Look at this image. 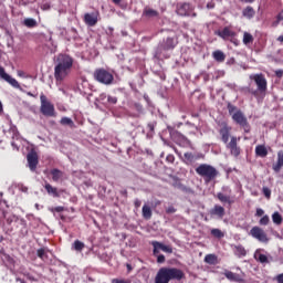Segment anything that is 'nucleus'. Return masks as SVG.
I'll return each mask as SVG.
<instances>
[{
  "label": "nucleus",
  "instance_id": "nucleus-33",
  "mask_svg": "<svg viewBox=\"0 0 283 283\" xmlns=\"http://www.w3.org/2000/svg\"><path fill=\"white\" fill-rule=\"evenodd\" d=\"M254 39L253 35L249 32L243 33V44L244 45H250V43H253Z\"/></svg>",
  "mask_w": 283,
  "mask_h": 283
},
{
  "label": "nucleus",
  "instance_id": "nucleus-58",
  "mask_svg": "<svg viewBox=\"0 0 283 283\" xmlns=\"http://www.w3.org/2000/svg\"><path fill=\"white\" fill-rule=\"evenodd\" d=\"M13 149H17V151H19V146H17V144L14 142L11 143Z\"/></svg>",
  "mask_w": 283,
  "mask_h": 283
},
{
  "label": "nucleus",
  "instance_id": "nucleus-20",
  "mask_svg": "<svg viewBox=\"0 0 283 283\" xmlns=\"http://www.w3.org/2000/svg\"><path fill=\"white\" fill-rule=\"evenodd\" d=\"M255 154L260 158H266V156H269V150L266 149V146L259 145L255 147Z\"/></svg>",
  "mask_w": 283,
  "mask_h": 283
},
{
  "label": "nucleus",
  "instance_id": "nucleus-64",
  "mask_svg": "<svg viewBox=\"0 0 283 283\" xmlns=\"http://www.w3.org/2000/svg\"><path fill=\"white\" fill-rule=\"evenodd\" d=\"M226 191H228V193H231V190L229 189V187L223 188Z\"/></svg>",
  "mask_w": 283,
  "mask_h": 283
},
{
  "label": "nucleus",
  "instance_id": "nucleus-45",
  "mask_svg": "<svg viewBox=\"0 0 283 283\" xmlns=\"http://www.w3.org/2000/svg\"><path fill=\"white\" fill-rule=\"evenodd\" d=\"M263 195L268 199L271 198V189H269V187H263Z\"/></svg>",
  "mask_w": 283,
  "mask_h": 283
},
{
  "label": "nucleus",
  "instance_id": "nucleus-13",
  "mask_svg": "<svg viewBox=\"0 0 283 283\" xmlns=\"http://www.w3.org/2000/svg\"><path fill=\"white\" fill-rule=\"evenodd\" d=\"M219 134L221 136L222 143L224 145L229 143V136L231 135V126L227 125V123H222L219 129Z\"/></svg>",
  "mask_w": 283,
  "mask_h": 283
},
{
  "label": "nucleus",
  "instance_id": "nucleus-57",
  "mask_svg": "<svg viewBox=\"0 0 283 283\" xmlns=\"http://www.w3.org/2000/svg\"><path fill=\"white\" fill-rule=\"evenodd\" d=\"M42 10H50V4H48V3H46V4H43V6H42Z\"/></svg>",
  "mask_w": 283,
  "mask_h": 283
},
{
  "label": "nucleus",
  "instance_id": "nucleus-8",
  "mask_svg": "<svg viewBox=\"0 0 283 283\" xmlns=\"http://www.w3.org/2000/svg\"><path fill=\"white\" fill-rule=\"evenodd\" d=\"M217 34H218V36L223 39V41H231L232 43L238 45V42H235V40H233L238 35V33H235V31L231 30V27H226L222 30H219L217 32Z\"/></svg>",
  "mask_w": 283,
  "mask_h": 283
},
{
  "label": "nucleus",
  "instance_id": "nucleus-17",
  "mask_svg": "<svg viewBox=\"0 0 283 283\" xmlns=\"http://www.w3.org/2000/svg\"><path fill=\"white\" fill-rule=\"evenodd\" d=\"M224 276L227 277V280H230V282H238V283L244 282V279L242 277V275L233 273L231 271H226Z\"/></svg>",
  "mask_w": 283,
  "mask_h": 283
},
{
  "label": "nucleus",
  "instance_id": "nucleus-54",
  "mask_svg": "<svg viewBox=\"0 0 283 283\" xmlns=\"http://www.w3.org/2000/svg\"><path fill=\"white\" fill-rule=\"evenodd\" d=\"M18 76L22 77V78H25V72L23 71H18Z\"/></svg>",
  "mask_w": 283,
  "mask_h": 283
},
{
  "label": "nucleus",
  "instance_id": "nucleus-21",
  "mask_svg": "<svg viewBox=\"0 0 283 283\" xmlns=\"http://www.w3.org/2000/svg\"><path fill=\"white\" fill-rule=\"evenodd\" d=\"M143 17H145L146 19H154V18L158 17V11L146 7L144 9Z\"/></svg>",
  "mask_w": 283,
  "mask_h": 283
},
{
  "label": "nucleus",
  "instance_id": "nucleus-19",
  "mask_svg": "<svg viewBox=\"0 0 283 283\" xmlns=\"http://www.w3.org/2000/svg\"><path fill=\"white\" fill-rule=\"evenodd\" d=\"M254 259L258 262H261V264H268L269 263V258L266 256V254H262V250H256L254 252Z\"/></svg>",
  "mask_w": 283,
  "mask_h": 283
},
{
  "label": "nucleus",
  "instance_id": "nucleus-7",
  "mask_svg": "<svg viewBox=\"0 0 283 283\" xmlns=\"http://www.w3.org/2000/svg\"><path fill=\"white\" fill-rule=\"evenodd\" d=\"M41 101V113L43 116H56V113L54 111V104L48 101V97L45 95L40 96Z\"/></svg>",
  "mask_w": 283,
  "mask_h": 283
},
{
  "label": "nucleus",
  "instance_id": "nucleus-11",
  "mask_svg": "<svg viewBox=\"0 0 283 283\" xmlns=\"http://www.w3.org/2000/svg\"><path fill=\"white\" fill-rule=\"evenodd\" d=\"M238 140H240V138L232 136L230 142L226 144L227 149H229L231 153V156H234L235 158L240 156V147H238Z\"/></svg>",
  "mask_w": 283,
  "mask_h": 283
},
{
  "label": "nucleus",
  "instance_id": "nucleus-43",
  "mask_svg": "<svg viewBox=\"0 0 283 283\" xmlns=\"http://www.w3.org/2000/svg\"><path fill=\"white\" fill-rule=\"evenodd\" d=\"M174 136H176L177 138H179V140H180L181 143H188L187 137H185L182 134H180V133H178V132L174 133Z\"/></svg>",
  "mask_w": 283,
  "mask_h": 283
},
{
  "label": "nucleus",
  "instance_id": "nucleus-39",
  "mask_svg": "<svg viewBox=\"0 0 283 283\" xmlns=\"http://www.w3.org/2000/svg\"><path fill=\"white\" fill-rule=\"evenodd\" d=\"M269 222H271V219L269 218L268 214H265L260 219L259 224H261V227H266Z\"/></svg>",
  "mask_w": 283,
  "mask_h": 283
},
{
  "label": "nucleus",
  "instance_id": "nucleus-14",
  "mask_svg": "<svg viewBox=\"0 0 283 283\" xmlns=\"http://www.w3.org/2000/svg\"><path fill=\"white\" fill-rule=\"evenodd\" d=\"M84 23H86V25H90L91 28H94V25L98 23V12L86 13L84 15Z\"/></svg>",
  "mask_w": 283,
  "mask_h": 283
},
{
  "label": "nucleus",
  "instance_id": "nucleus-28",
  "mask_svg": "<svg viewBox=\"0 0 283 283\" xmlns=\"http://www.w3.org/2000/svg\"><path fill=\"white\" fill-rule=\"evenodd\" d=\"M71 249L72 251H77V253H81V251L85 249V243H83L82 241L75 240Z\"/></svg>",
  "mask_w": 283,
  "mask_h": 283
},
{
  "label": "nucleus",
  "instance_id": "nucleus-24",
  "mask_svg": "<svg viewBox=\"0 0 283 283\" xmlns=\"http://www.w3.org/2000/svg\"><path fill=\"white\" fill-rule=\"evenodd\" d=\"M210 213L211 216H218V218H224V208L222 206H214Z\"/></svg>",
  "mask_w": 283,
  "mask_h": 283
},
{
  "label": "nucleus",
  "instance_id": "nucleus-50",
  "mask_svg": "<svg viewBox=\"0 0 283 283\" xmlns=\"http://www.w3.org/2000/svg\"><path fill=\"white\" fill-rule=\"evenodd\" d=\"M167 213H176V208H174V206H170L167 208Z\"/></svg>",
  "mask_w": 283,
  "mask_h": 283
},
{
  "label": "nucleus",
  "instance_id": "nucleus-63",
  "mask_svg": "<svg viewBox=\"0 0 283 283\" xmlns=\"http://www.w3.org/2000/svg\"><path fill=\"white\" fill-rule=\"evenodd\" d=\"M120 1H122V0H113V3L118 4V3H120Z\"/></svg>",
  "mask_w": 283,
  "mask_h": 283
},
{
  "label": "nucleus",
  "instance_id": "nucleus-1",
  "mask_svg": "<svg viewBox=\"0 0 283 283\" xmlns=\"http://www.w3.org/2000/svg\"><path fill=\"white\" fill-rule=\"evenodd\" d=\"M72 65H74V60H72L70 55H57L54 66V78L56 85H61L63 81H65L66 76H70V72H72Z\"/></svg>",
  "mask_w": 283,
  "mask_h": 283
},
{
  "label": "nucleus",
  "instance_id": "nucleus-51",
  "mask_svg": "<svg viewBox=\"0 0 283 283\" xmlns=\"http://www.w3.org/2000/svg\"><path fill=\"white\" fill-rule=\"evenodd\" d=\"M255 216H258L260 218V217L264 216V211L261 208H259V209H256Z\"/></svg>",
  "mask_w": 283,
  "mask_h": 283
},
{
  "label": "nucleus",
  "instance_id": "nucleus-30",
  "mask_svg": "<svg viewBox=\"0 0 283 283\" xmlns=\"http://www.w3.org/2000/svg\"><path fill=\"white\" fill-rule=\"evenodd\" d=\"M3 81H7V83H9V85H12V87H15L17 90H19V87H21L19 82L15 78H13L12 76H10L9 74L6 75V78Z\"/></svg>",
  "mask_w": 283,
  "mask_h": 283
},
{
  "label": "nucleus",
  "instance_id": "nucleus-61",
  "mask_svg": "<svg viewBox=\"0 0 283 283\" xmlns=\"http://www.w3.org/2000/svg\"><path fill=\"white\" fill-rule=\"evenodd\" d=\"M207 8H208V9H212V8H213V4L208 3V4H207Z\"/></svg>",
  "mask_w": 283,
  "mask_h": 283
},
{
  "label": "nucleus",
  "instance_id": "nucleus-38",
  "mask_svg": "<svg viewBox=\"0 0 283 283\" xmlns=\"http://www.w3.org/2000/svg\"><path fill=\"white\" fill-rule=\"evenodd\" d=\"M61 125H67L69 127H74V122L70 117H62Z\"/></svg>",
  "mask_w": 283,
  "mask_h": 283
},
{
  "label": "nucleus",
  "instance_id": "nucleus-48",
  "mask_svg": "<svg viewBox=\"0 0 283 283\" xmlns=\"http://www.w3.org/2000/svg\"><path fill=\"white\" fill-rule=\"evenodd\" d=\"M157 262H158V264H163V263L165 262V255L159 254V255L157 256Z\"/></svg>",
  "mask_w": 283,
  "mask_h": 283
},
{
  "label": "nucleus",
  "instance_id": "nucleus-36",
  "mask_svg": "<svg viewBox=\"0 0 283 283\" xmlns=\"http://www.w3.org/2000/svg\"><path fill=\"white\" fill-rule=\"evenodd\" d=\"M282 214H280V212H274L272 214V221L274 222V224H282Z\"/></svg>",
  "mask_w": 283,
  "mask_h": 283
},
{
  "label": "nucleus",
  "instance_id": "nucleus-56",
  "mask_svg": "<svg viewBox=\"0 0 283 283\" xmlns=\"http://www.w3.org/2000/svg\"><path fill=\"white\" fill-rule=\"evenodd\" d=\"M20 189H21V191H23V193H28V187L22 186Z\"/></svg>",
  "mask_w": 283,
  "mask_h": 283
},
{
  "label": "nucleus",
  "instance_id": "nucleus-35",
  "mask_svg": "<svg viewBox=\"0 0 283 283\" xmlns=\"http://www.w3.org/2000/svg\"><path fill=\"white\" fill-rule=\"evenodd\" d=\"M24 25L27 28H36V20H34L32 18H27V19H24Z\"/></svg>",
  "mask_w": 283,
  "mask_h": 283
},
{
  "label": "nucleus",
  "instance_id": "nucleus-29",
  "mask_svg": "<svg viewBox=\"0 0 283 283\" xmlns=\"http://www.w3.org/2000/svg\"><path fill=\"white\" fill-rule=\"evenodd\" d=\"M51 176H52V180H54V182H59V180H61V178H63V171H61L59 169H53V170H51Z\"/></svg>",
  "mask_w": 283,
  "mask_h": 283
},
{
  "label": "nucleus",
  "instance_id": "nucleus-9",
  "mask_svg": "<svg viewBox=\"0 0 283 283\" xmlns=\"http://www.w3.org/2000/svg\"><path fill=\"white\" fill-rule=\"evenodd\" d=\"M250 235H252L254 240H258L259 242H263L264 244L269 242V237L266 235V232H264V230L258 226L253 227L250 230Z\"/></svg>",
  "mask_w": 283,
  "mask_h": 283
},
{
  "label": "nucleus",
  "instance_id": "nucleus-49",
  "mask_svg": "<svg viewBox=\"0 0 283 283\" xmlns=\"http://www.w3.org/2000/svg\"><path fill=\"white\" fill-rule=\"evenodd\" d=\"M277 283H283V273L275 276Z\"/></svg>",
  "mask_w": 283,
  "mask_h": 283
},
{
  "label": "nucleus",
  "instance_id": "nucleus-15",
  "mask_svg": "<svg viewBox=\"0 0 283 283\" xmlns=\"http://www.w3.org/2000/svg\"><path fill=\"white\" fill-rule=\"evenodd\" d=\"M28 165L31 171H34L36 169V166L39 165V156L36 153H30L27 156Z\"/></svg>",
  "mask_w": 283,
  "mask_h": 283
},
{
  "label": "nucleus",
  "instance_id": "nucleus-26",
  "mask_svg": "<svg viewBox=\"0 0 283 283\" xmlns=\"http://www.w3.org/2000/svg\"><path fill=\"white\" fill-rule=\"evenodd\" d=\"M205 262H206V264L216 265V264H218V255H216V254H207L205 256Z\"/></svg>",
  "mask_w": 283,
  "mask_h": 283
},
{
  "label": "nucleus",
  "instance_id": "nucleus-3",
  "mask_svg": "<svg viewBox=\"0 0 283 283\" xmlns=\"http://www.w3.org/2000/svg\"><path fill=\"white\" fill-rule=\"evenodd\" d=\"M196 174L203 178L206 185H209L211 180L218 178V169L209 164H201L196 168Z\"/></svg>",
  "mask_w": 283,
  "mask_h": 283
},
{
  "label": "nucleus",
  "instance_id": "nucleus-10",
  "mask_svg": "<svg viewBox=\"0 0 283 283\" xmlns=\"http://www.w3.org/2000/svg\"><path fill=\"white\" fill-rule=\"evenodd\" d=\"M177 14L180 17H196V13H193V8L189 3H178Z\"/></svg>",
  "mask_w": 283,
  "mask_h": 283
},
{
  "label": "nucleus",
  "instance_id": "nucleus-34",
  "mask_svg": "<svg viewBox=\"0 0 283 283\" xmlns=\"http://www.w3.org/2000/svg\"><path fill=\"white\" fill-rule=\"evenodd\" d=\"M8 134L11 135V138H17L19 139V130L17 129V126L10 124V128L8 130Z\"/></svg>",
  "mask_w": 283,
  "mask_h": 283
},
{
  "label": "nucleus",
  "instance_id": "nucleus-52",
  "mask_svg": "<svg viewBox=\"0 0 283 283\" xmlns=\"http://www.w3.org/2000/svg\"><path fill=\"white\" fill-rule=\"evenodd\" d=\"M166 160H167L168 163H174V160H176V158L174 157V155H168V156L166 157Z\"/></svg>",
  "mask_w": 283,
  "mask_h": 283
},
{
  "label": "nucleus",
  "instance_id": "nucleus-37",
  "mask_svg": "<svg viewBox=\"0 0 283 283\" xmlns=\"http://www.w3.org/2000/svg\"><path fill=\"white\" fill-rule=\"evenodd\" d=\"M211 235H213V238L220 239V238H224V232H222V230L220 229L214 228L211 230Z\"/></svg>",
  "mask_w": 283,
  "mask_h": 283
},
{
  "label": "nucleus",
  "instance_id": "nucleus-53",
  "mask_svg": "<svg viewBox=\"0 0 283 283\" xmlns=\"http://www.w3.org/2000/svg\"><path fill=\"white\" fill-rule=\"evenodd\" d=\"M140 205H142L140 199H136L134 202V206L136 207V209H139Z\"/></svg>",
  "mask_w": 283,
  "mask_h": 283
},
{
  "label": "nucleus",
  "instance_id": "nucleus-42",
  "mask_svg": "<svg viewBox=\"0 0 283 283\" xmlns=\"http://www.w3.org/2000/svg\"><path fill=\"white\" fill-rule=\"evenodd\" d=\"M107 98H108L107 94L102 93V94L99 95V97H98V102H99V103H103V105H107Z\"/></svg>",
  "mask_w": 283,
  "mask_h": 283
},
{
  "label": "nucleus",
  "instance_id": "nucleus-47",
  "mask_svg": "<svg viewBox=\"0 0 283 283\" xmlns=\"http://www.w3.org/2000/svg\"><path fill=\"white\" fill-rule=\"evenodd\" d=\"M0 76L4 80L6 76H8V73H6V69H3L2 66H0Z\"/></svg>",
  "mask_w": 283,
  "mask_h": 283
},
{
  "label": "nucleus",
  "instance_id": "nucleus-25",
  "mask_svg": "<svg viewBox=\"0 0 283 283\" xmlns=\"http://www.w3.org/2000/svg\"><path fill=\"white\" fill-rule=\"evenodd\" d=\"M217 198H219L220 202H228V205H233V202H235V200H233L231 196H227L222 192H219L217 195Z\"/></svg>",
  "mask_w": 283,
  "mask_h": 283
},
{
  "label": "nucleus",
  "instance_id": "nucleus-46",
  "mask_svg": "<svg viewBox=\"0 0 283 283\" xmlns=\"http://www.w3.org/2000/svg\"><path fill=\"white\" fill-rule=\"evenodd\" d=\"M112 283H132L129 280H123V279H114Z\"/></svg>",
  "mask_w": 283,
  "mask_h": 283
},
{
  "label": "nucleus",
  "instance_id": "nucleus-12",
  "mask_svg": "<svg viewBox=\"0 0 283 283\" xmlns=\"http://www.w3.org/2000/svg\"><path fill=\"white\" fill-rule=\"evenodd\" d=\"M151 245L154 247V255H157L160 251H164V253H174V249H171V247L165 245L158 241H153Z\"/></svg>",
  "mask_w": 283,
  "mask_h": 283
},
{
  "label": "nucleus",
  "instance_id": "nucleus-2",
  "mask_svg": "<svg viewBox=\"0 0 283 283\" xmlns=\"http://www.w3.org/2000/svg\"><path fill=\"white\" fill-rule=\"evenodd\" d=\"M185 277V272L176 268H161L157 272L155 283H169L171 280L180 281Z\"/></svg>",
  "mask_w": 283,
  "mask_h": 283
},
{
  "label": "nucleus",
  "instance_id": "nucleus-41",
  "mask_svg": "<svg viewBox=\"0 0 283 283\" xmlns=\"http://www.w3.org/2000/svg\"><path fill=\"white\" fill-rule=\"evenodd\" d=\"M184 156H185L187 163H195V160H196V157L191 153H185Z\"/></svg>",
  "mask_w": 283,
  "mask_h": 283
},
{
  "label": "nucleus",
  "instance_id": "nucleus-16",
  "mask_svg": "<svg viewBox=\"0 0 283 283\" xmlns=\"http://www.w3.org/2000/svg\"><path fill=\"white\" fill-rule=\"evenodd\" d=\"M253 80L258 86L259 92H266V78L264 75H254Z\"/></svg>",
  "mask_w": 283,
  "mask_h": 283
},
{
  "label": "nucleus",
  "instance_id": "nucleus-59",
  "mask_svg": "<svg viewBox=\"0 0 283 283\" xmlns=\"http://www.w3.org/2000/svg\"><path fill=\"white\" fill-rule=\"evenodd\" d=\"M55 211H56L57 213H61V211H63V207H56V208H55Z\"/></svg>",
  "mask_w": 283,
  "mask_h": 283
},
{
  "label": "nucleus",
  "instance_id": "nucleus-55",
  "mask_svg": "<svg viewBox=\"0 0 283 283\" xmlns=\"http://www.w3.org/2000/svg\"><path fill=\"white\" fill-rule=\"evenodd\" d=\"M276 76H279V78H281V76L283 75V71L282 70H279L275 72Z\"/></svg>",
  "mask_w": 283,
  "mask_h": 283
},
{
  "label": "nucleus",
  "instance_id": "nucleus-27",
  "mask_svg": "<svg viewBox=\"0 0 283 283\" xmlns=\"http://www.w3.org/2000/svg\"><path fill=\"white\" fill-rule=\"evenodd\" d=\"M142 213L145 220H151V207L144 205L142 209Z\"/></svg>",
  "mask_w": 283,
  "mask_h": 283
},
{
  "label": "nucleus",
  "instance_id": "nucleus-18",
  "mask_svg": "<svg viewBox=\"0 0 283 283\" xmlns=\"http://www.w3.org/2000/svg\"><path fill=\"white\" fill-rule=\"evenodd\" d=\"M282 167H283V150H280L277 153V160L272 166V169H273V171H275V174H280V171L282 170Z\"/></svg>",
  "mask_w": 283,
  "mask_h": 283
},
{
  "label": "nucleus",
  "instance_id": "nucleus-62",
  "mask_svg": "<svg viewBox=\"0 0 283 283\" xmlns=\"http://www.w3.org/2000/svg\"><path fill=\"white\" fill-rule=\"evenodd\" d=\"M282 19H283L282 14H279V15H277V20H279V21H282Z\"/></svg>",
  "mask_w": 283,
  "mask_h": 283
},
{
  "label": "nucleus",
  "instance_id": "nucleus-40",
  "mask_svg": "<svg viewBox=\"0 0 283 283\" xmlns=\"http://www.w3.org/2000/svg\"><path fill=\"white\" fill-rule=\"evenodd\" d=\"M116 103H118V98L108 95L106 99V105H116Z\"/></svg>",
  "mask_w": 283,
  "mask_h": 283
},
{
  "label": "nucleus",
  "instance_id": "nucleus-22",
  "mask_svg": "<svg viewBox=\"0 0 283 283\" xmlns=\"http://www.w3.org/2000/svg\"><path fill=\"white\" fill-rule=\"evenodd\" d=\"M233 253L237 255V258H244V255H247V249H244L242 245H234Z\"/></svg>",
  "mask_w": 283,
  "mask_h": 283
},
{
  "label": "nucleus",
  "instance_id": "nucleus-6",
  "mask_svg": "<svg viewBox=\"0 0 283 283\" xmlns=\"http://www.w3.org/2000/svg\"><path fill=\"white\" fill-rule=\"evenodd\" d=\"M176 45H178V40H176L175 38H167L166 40H164L163 43H160L157 48V59H160V56H165V52L174 50Z\"/></svg>",
  "mask_w": 283,
  "mask_h": 283
},
{
  "label": "nucleus",
  "instance_id": "nucleus-4",
  "mask_svg": "<svg viewBox=\"0 0 283 283\" xmlns=\"http://www.w3.org/2000/svg\"><path fill=\"white\" fill-rule=\"evenodd\" d=\"M228 111L230 116H232V120H234L237 125H240V127H242L247 133L251 130L249 122L247 120V117L244 116L243 112L239 111L235 106L231 104H228Z\"/></svg>",
  "mask_w": 283,
  "mask_h": 283
},
{
  "label": "nucleus",
  "instance_id": "nucleus-31",
  "mask_svg": "<svg viewBox=\"0 0 283 283\" xmlns=\"http://www.w3.org/2000/svg\"><path fill=\"white\" fill-rule=\"evenodd\" d=\"M243 17H245L247 19H253V17H255V10L253 9V7H248L243 10Z\"/></svg>",
  "mask_w": 283,
  "mask_h": 283
},
{
  "label": "nucleus",
  "instance_id": "nucleus-60",
  "mask_svg": "<svg viewBox=\"0 0 283 283\" xmlns=\"http://www.w3.org/2000/svg\"><path fill=\"white\" fill-rule=\"evenodd\" d=\"M27 280L34 281V276H32V275H30V274H27Z\"/></svg>",
  "mask_w": 283,
  "mask_h": 283
},
{
  "label": "nucleus",
  "instance_id": "nucleus-44",
  "mask_svg": "<svg viewBox=\"0 0 283 283\" xmlns=\"http://www.w3.org/2000/svg\"><path fill=\"white\" fill-rule=\"evenodd\" d=\"M38 256L41 258V260H45V258H48V254L45 252V249H40L38 250Z\"/></svg>",
  "mask_w": 283,
  "mask_h": 283
},
{
  "label": "nucleus",
  "instance_id": "nucleus-5",
  "mask_svg": "<svg viewBox=\"0 0 283 283\" xmlns=\"http://www.w3.org/2000/svg\"><path fill=\"white\" fill-rule=\"evenodd\" d=\"M93 76L95 81L102 83V85H112V83H114V74L105 69L95 70Z\"/></svg>",
  "mask_w": 283,
  "mask_h": 283
},
{
  "label": "nucleus",
  "instance_id": "nucleus-23",
  "mask_svg": "<svg viewBox=\"0 0 283 283\" xmlns=\"http://www.w3.org/2000/svg\"><path fill=\"white\" fill-rule=\"evenodd\" d=\"M212 57L214 59V61H218V63H224L227 55H224V52L217 50L212 53Z\"/></svg>",
  "mask_w": 283,
  "mask_h": 283
},
{
  "label": "nucleus",
  "instance_id": "nucleus-32",
  "mask_svg": "<svg viewBox=\"0 0 283 283\" xmlns=\"http://www.w3.org/2000/svg\"><path fill=\"white\" fill-rule=\"evenodd\" d=\"M45 190L48 191V193H50L54 198H59V191L56 190V188L52 187V185L46 184L45 185Z\"/></svg>",
  "mask_w": 283,
  "mask_h": 283
}]
</instances>
